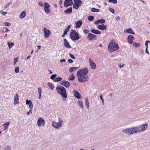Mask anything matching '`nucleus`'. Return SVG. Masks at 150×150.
Segmentation results:
<instances>
[{"label":"nucleus","mask_w":150,"mask_h":150,"mask_svg":"<svg viewBox=\"0 0 150 150\" xmlns=\"http://www.w3.org/2000/svg\"><path fill=\"white\" fill-rule=\"evenodd\" d=\"M57 92L62 97L64 98L67 97L66 90L65 88L62 86H57L56 87Z\"/></svg>","instance_id":"f257e3e1"},{"label":"nucleus","mask_w":150,"mask_h":150,"mask_svg":"<svg viewBox=\"0 0 150 150\" xmlns=\"http://www.w3.org/2000/svg\"><path fill=\"white\" fill-rule=\"evenodd\" d=\"M70 37L71 39L73 41L78 40L80 37L78 33L74 30H72L70 33Z\"/></svg>","instance_id":"f03ea898"},{"label":"nucleus","mask_w":150,"mask_h":150,"mask_svg":"<svg viewBox=\"0 0 150 150\" xmlns=\"http://www.w3.org/2000/svg\"><path fill=\"white\" fill-rule=\"evenodd\" d=\"M148 126V124L145 123L139 126L136 127L137 133L144 131L147 128Z\"/></svg>","instance_id":"7ed1b4c3"},{"label":"nucleus","mask_w":150,"mask_h":150,"mask_svg":"<svg viewBox=\"0 0 150 150\" xmlns=\"http://www.w3.org/2000/svg\"><path fill=\"white\" fill-rule=\"evenodd\" d=\"M78 78V81L79 82H84L88 80V77L86 75H84L81 74H77Z\"/></svg>","instance_id":"20e7f679"},{"label":"nucleus","mask_w":150,"mask_h":150,"mask_svg":"<svg viewBox=\"0 0 150 150\" xmlns=\"http://www.w3.org/2000/svg\"><path fill=\"white\" fill-rule=\"evenodd\" d=\"M88 72V69L87 68H85L79 70L77 72V74H80L84 75H86Z\"/></svg>","instance_id":"39448f33"},{"label":"nucleus","mask_w":150,"mask_h":150,"mask_svg":"<svg viewBox=\"0 0 150 150\" xmlns=\"http://www.w3.org/2000/svg\"><path fill=\"white\" fill-rule=\"evenodd\" d=\"M86 38L88 40L93 41L97 39L96 36L91 33H89Z\"/></svg>","instance_id":"423d86ee"},{"label":"nucleus","mask_w":150,"mask_h":150,"mask_svg":"<svg viewBox=\"0 0 150 150\" xmlns=\"http://www.w3.org/2000/svg\"><path fill=\"white\" fill-rule=\"evenodd\" d=\"M45 120L41 117H39L38 119L37 124L39 127H41V125L42 126H43L45 124Z\"/></svg>","instance_id":"0eeeda50"},{"label":"nucleus","mask_w":150,"mask_h":150,"mask_svg":"<svg viewBox=\"0 0 150 150\" xmlns=\"http://www.w3.org/2000/svg\"><path fill=\"white\" fill-rule=\"evenodd\" d=\"M73 4L72 0H65L64 2V6L65 8H67L69 6H71Z\"/></svg>","instance_id":"6e6552de"},{"label":"nucleus","mask_w":150,"mask_h":150,"mask_svg":"<svg viewBox=\"0 0 150 150\" xmlns=\"http://www.w3.org/2000/svg\"><path fill=\"white\" fill-rule=\"evenodd\" d=\"M129 134L130 135L133 134L137 133L136 127L128 128Z\"/></svg>","instance_id":"1a4fd4ad"},{"label":"nucleus","mask_w":150,"mask_h":150,"mask_svg":"<svg viewBox=\"0 0 150 150\" xmlns=\"http://www.w3.org/2000/svg\"><path fill=\"white\" fill-rule=\"evenodd\" d=\"M60 83L62 85L65 86L67 88H69L70 86V84L69 81H63L60 82Z\"/></svg>","instance_id":"9d476101"},{"label":"nucleus","mask_w":150,"mask_h":150,"mask_svg":"<svg viewBox=\"0 0 150 150\" xmlns=\"http://www.w3.org/2000/svg\"><path fill=\"white\" fill-rule=\"evenodd\" d=\"M43 31L44 33L45 38H48L50 34V31L45 27L44 28Z\"/></svg>","instance_id":"9b49d317"},{"label":"nucleus","mask_w":150,"mask_h":150,"mask_svg":"<svg viewBox=\"0 0 150 150\" xmlns=\"http://www.w3.org/2000/svg\"><path fill=\"white\" fill-rule=\"evenodd\" d=\"M74 96L78 99H80L82 98V97L80 94L77 90H74L73 92Z\"/></svg>","instance_id":"f8f14e48"},{"label":"nucleus","mask_w":150,"mask_h":150,"mask_svg":"<svg viewBox=\"0 0 150 150\" xmlns=\"http://www.w3.org/2000/svg\"><path fill=\"white\" fill-rule=\"evenodd\" d=\"M52 125L54 127L57 129H59L62 127V125H60L58 122L54 121L52 122Z\"/></svg>","instance_id":"ddd939ff"},{"label":"nucleus","mask_w":150,"mask_h":150,"mask_svg":"<svg viewBox=\"0 0 150 150\" xmlns=\"http://www.w3.org/2000/svg\"><path fill=\"white\" fill-rule=\"evenodd\" d=\"M89 60L90 62V65L91 69H95L96 67V65L95 63L93 62V61L91 58H89Z\"/></svg>","instance_id":"4468645a"},{"label":"nucleus","mask_w":150,"mask_h":150,"mask_svg":"<svg viewBox=\"0 0 150 150\" xmlns=\"http://www.w3.org/2000/svg\"><path fill=\"white\" fill-rule=\"evenodd\" d=\"M64 45L65 47L69 49L71 48V47L70 46L67 40L65 39L64 40Z\"/></svg>","instance_id":"2eb2a0df"},{"label":"nucleus","mask_w":150,"mask_h":150,"mask_svg":"<svg viewBox=\"0 0 150 150\" xmlns=\"http://www.w3.org/2000/svg\"><path fill=\"white\" fill-rule=\"evenodd\" d=\"M105 20L103 19H98L95 22V23L96 25H98L99 24H103L105 23Z\"/></svg>","instance_id":"dca6fc26"},{"label":"nucleus","mask_w":150,"mask_h":150,"mask_svg":"<svg viewBox=\"0 0 150 150\" xmlns=\"http://www.w3.org/2000/svg\"><path fill=\"white\" fill-rule=\"evenodd\" d=\"M75 24L76 25L75 28H80L82 24V21L79 20L75 23Z\"/></svg>","instance_id":"f3484780"},{"label":"nucleus","mask_w":150,"mask_h":150,"mask_svg":"<svg viewBox=\"0 0 150 150\" xmlns=\"http://www.w3.org/2000/svg\"><path fill=\"white\" fill-rule=\"evenodd\" d=\"M97 28L98 29L101 30H104L106 29L107 26L104 24H102L101 25H98Z\"/></svg>","instance_id":"a211bd4d"},{"label":"nucleus","mask_w":150,"mask_h":150,"mask_svg":"<svg viewBox=\"0 0 150 150\" xmlns=\"http://www.w3.org/2000/svg\"><path fill=\"white\" fill-rule=\"evenodd\" d=\"M74 4L80 6H81L82 4V1L81 0H73Z\"/></svg>","instance_id":"6ab92c4d"},{"label":"nucleus","mask_w":150,"mask_h":150,"mask_svg":"<svg viewBox=\"0 0 150 150\" xmlns=\"http://www.w3.org/2000/svg\"><path fill=\"white\" fill-rule=\"evenodd\" d=\"M18 102V94L16 93V96L14 97V104H16Z\"/></svg>","instance_id":"aec40b11"},{"label":"nucleus","mask_w":150,"mask_h":150,"mask_svg":"<svg viewBox=\"0 0 150 150\" xmlns=\"http://www.w3.org/2000/svg\"><path fill=\"white\" fill-rule=\"evenodd\" d=\"M134 38L133 37L132 35H129L128 36L127 41L128 43L130 44L132 43V39Z\"/></svg>","instance_id":"412c9836"},{"label":"nucleus","mask_w":150,"mask_h":150,"mask_svg":"<svg viewBox=\"0 0 150 150\" xmlns=\"http://www.w3.org/2000/svg\"><path fill=\"white\" fill-rule=\"evenodd\" d=\"M108 50L110 52H112V41H111L110 43L108 45Z\"/></svg>","instance_id":"4be33fe9"},{"label":"nucleus","mask_w":150,"mask_h":150,"mask_svg":"<svg viewBox=\"0 0 150 150\" xmlns=\"http://www.w3.org/2000/svg\"><path fill=\"white\" fill-rule=\"evenodd\" d=\"M26 16V12L25 11H23L19 16L20 19H23Z\"/></svg>","instance_id":"5701e85b"},{"label":"nucleus","mask_w":150,"mask_h":150,"mask_svg":"<svg viewBox=\"0 0 150 150\" xmlns=\"http://www.w3.org/2000/svg\"><path fill=\"white\" fill-rule=\"evenodd\" d=\"M119 48L117 43L116 42H114L113 44V51L117 50Z\"/></svg>","instance_id":"b1692460"},{"label":"nucleus","mask_w":150,"mask_h":150,"mask_svg":"<svg viewBox=\"0 0 150 150\" xmlns=\"http://www.w3.org/2000/svg\"><path fill=\"white\" fill-rule=\"evenodd\" d=\"M72 8L71 7H70L66 9L64 11V13L67 14L71 13L72 12Z\"/></svg>","instance_id":"393cba45"},{"label":"nucleus","mask_w":150,"mask_h":150,"mask_svg":"<svg viewBox=\"0 0 150 150\" xmlns=\"http://www.w3.org/2000/svg\"><path fill=\"white\" fill-rule=\"evenodd\" d=\"M91 31L92 33L95 34H100L101 33L100 31L94 29H91Z\"/></svg>","instance_id":"a878e982"},{"label":"nucleus","mask_w":150,"mask_h":150,"mask_svg":"<svg viewBox=\"0 0 150 150\" xmlns=\"http://www.w3.org/2000/svg\"><path fill=\"white\" fill-rule=\"evenodd\" d=\"M75 77L74 76L73 74H71L68 78V80L69 81H73L75 79Z\"/></svg>","instance_id":"bb28decb"},{"label":"nucleus","mask_w":150,"mask_h":150,"mask_svg":"<svg viewBox=\"0 0 150 150\" xmlns=\"http://www.w3.org/2000/svg\"><path fill=\"white\" fill-rule=\"evenodd\" d=\"M122 132L123 133L127 134L128 135H129L128 128H126L123 130H122Z\"/></svg>","instance_id":"cd10ccee"},{"label":"nucleus","mask_w":150,"mask_h":150,"mask_svg":"<svg viewBox=\"0 0 150 150\" xmlns=\"http://www.w3.org/2000/svg\"><path fill=\"white\" fill-rule=\"evenodd\" d=\"M126 32L127 33H128L130 34H134V32L133 31H132V29L130 28L129 29L126 30Z\"/></svg>","instance_id":"c85d7f7f"},{"label":"nucleus","mask_w":150,"mask_h":150,"mask_svg":"<svg viewBox=\"0 0 150 150\" xmlns=\"http://www.w3.org/2000/svg\"><path fill=\"white\" fill-rule=\"evenodd\" d=\"M7 45H8L9 47V48L11 49L14 45V44L13 42H8Z\"/></svg>","instance_id":"c756f323"},{"label":"nucleus","mask_w":150,"mask_h":150,"mask_svg":"<svg viewBox=\"0 0 150 150\" xmlns=\"http://www.w3.org/2000/svg\"><path fill=\"white\" fill-rule=\"evenodd\" d=\"M10 122H8L5 124H3L4 127V128H5L6 129H8V126H9V125H10Z\"/></svg>","instance_id":"7c9ffc66"},{"label":"nucleus","mask_w":150,"mask_h":150,"mask_svg":"<svg viewBox=\"0 0 150 150\" xmlns=\"http://www.w3.org/2000/svg\"><path fill=\"white\" fill-rule=\"evenodd\" d=\"M78 104L82 108H83V103L82 101H78Z\"/></svg>","instance_id":"2f4dec72"},{"label":"nucleus","mask_w":150,"mask_h":150,"mask_svg":"<svg viewBox=\"0 0 150 150\" xmlns=\"http://www.w3.org/2000/svg\"><path fill=\"white\" fill-rule=\"evenodd\" d=\"M62 79V78L61 77H58L57 78H55L54 81L55 82H57L61 81Z\"/></svg>","instance_id":"473e14b6"},{"label":"nucleus","mask_w":150,"mask_h":150,"mask_svg":"<svg viewBox=\"0 0 150 150\" xmlns=\"http://www.w3.org/2000/svg\"><path fill=\"white\" fill-rule=\"evenodd\" d=\"M133 45L134 47H139L140 46V43H137L135 42H134L133 43Z\"/></svg>","instance_id":"72a5a7b5"},{"label":"nucleus","mask_w":150,"mask_h":150,"mask_svg":"<svg viewBox=\"0 0 150 150\" xmlns=\"http://www.w3.org/2000/svg\"><path fill=\"white\" fill-rule=\"evenodd\" d=\"M57 76V75L56 74H54L52 75L50 77V79L54 80V81L55 78Z\"/></svg>","instance_id":"f704fd0d"},{"label":"nucleus","mask_w":150,"mask_h":150,"mask_svg":"<svg viewBox=\"0 0 150 150\" xmlns=\"http://www.w3.org/2000/svg\"><path fill=\"white\" fill-rule=\"evenodd\" d=\"M48 85L51 90L53 89L54 88V85L51 83L49 82Z\"/></svg>","instance_id":"c9c22d12"},{"label":"nucleus","mask_w":150,"mask_h":150,"mask_svg":"<svg viewBox=\"0 0 150 150\" xmlns=\"http://www.w3.org/2000/svg\"><path fill=\"white\" fill-rule=\"evenodd\" d=\"M63 122V120L60 117L58 118V123L62 126V124Z\"/></svg>","instance_id":"e433bc0d"},{"label":"nucleus","mask_w":150,"mask_h":150,"mask_svg":"<svg viewBox=\"0 0 150 150\" xmlns=\"http://www.w3.org/2000/svg\"><path fill=\"white\" fill-rule=\"evenodd\" d=\"M44 9H45V8H49L50 7V5L46 2H45L44 3Z\"/></svg>","instance_id":"4c0bfd02"},{"label":"nucleus","mask_w":150,"mask_h":150,"mask_svg":"<svg viewBox=\"0 0 150 150\" xmlns=\"http://www.w3.org/2000/svg\"><path fill=\"white\" fill-rule=\"evenodd\" d=\"M94 17L93 16H89L88 18V20L91 21H92L94 19Z\"/></svg>","instance_id":"58836bf2"},{"label":"nucleus","mask_w":150,"mask_h":150,"mask_svg":"<svg viewBox=\"0 0 150 150\" xmlns=\"http://www.w3.org/2000/svg\"><path fill=\"white\" fill-rule=\"evenodd\" d=\"M91 11L93 12H98L99 11V9H96L94 8H92Z\"/></svg>","instance_id":"ea45409f"},{"label":"nucleus","mask_w":150,"mask_h":150,"mask_svg":"<svg viewBox=\"0 0 150 150\" xmlns=\"http://www.w3.org/2000/svg\"><path fill=\"white\" fill-rule=\"evenodd\" d=\"M88 102V99H86L85 100V104L86 105V107L88 109V108L89 107Z\"/></svg>","instance_id":"a19ab883"},{"label":"nucleus","mask_w":150,"mask_h":150,"mask_svg":"<svg viewBox=\"0 0 150 150\" xmlns=\"http://www.w3.org/2000/svg\"><path fill=\"white\" fill-rule=\"evenodd\" d=\"M80 7L79 6H78L76 5H75V4H74L73 6V8H75V9H77L79 8Z\"/></svg>","instance_id":"79ce46f5"},{"label":"nucleus","mask_w":150,"mask_h":150,"mask_svg":"<svg viewBox=\"0 0 150 150\" xmlns=\"http://www.w3.org/2000/svg\"><path fill=\"white\" fill-rule=\"evenodd\" d=\"M12 4V2H10L7 4V5L5 6L4 8L6 9L8 8L9 6H11Z\"/></svg>","instance_id":"37998d69"},{"label":"nucleus","mask_w":150,"mask_h":150,"mask_svg":"<svg viewBox=\"0 0 150 150\" xmlns=\"http://www.w3.org/2000/svg\"><path fill=\"white\" fill-rule=\"evenodd\" d=\"M45 10V12L47 13H49L50 12V9L49 8H45V9H44Z\"/></svg>","instance_id":"c03bdc74"},{"label":"nucleus","mask_w":150,"mask_h":150,"mask_svg":"<svg viewBox=\"0 0 150 150\" xmlns=\"http://www.w3.org/2000/svg\"><path fill=\"white\" fill-rule=\"evenodd\" d=\"M149 43H150V41L149 40H147L146 41L145 43V45L146 46V48H148V44Z\"/></svg>","instance_id":"a18cd8bd"},{"label":"nucleus","mask_w":150,"mask_h":150,"mask_svg":"<svg viewBox=\"0 0 150 150\" xmlns=\"http://www.w3.org/2000/svg\"><path fill=\"white\" fill-rule=\"evenodd\" d=\"M4 25L6 26H10L11 25V23L8 22H4Z\"/></svg>","instance_id":"49530a36"},{"label":"nucleus","mask_w":150,"mask_h":150,"mask_svg":"<svg viewBox=\"0 0 150 150\" xmlns=\"http://www.w3.org/2000/svg\"><path fill=\"white\" fill-rule=\"evenodd\" d=\"M15 71L16 73H18L19 72V68L18 67H17L15 68Z\"/></svg>","instance_id":"de8ad7c7"},{"label":"nucleus","mask_w":150,"mask_h":150,"mask_svg":"<svg viewBox=\"0 0 150 150\" xmlns=\"http://www.w3.org/2000/svg\"><path fill=\"white\" fill-rule=\"evenodd\" d=\"M33 105L32 104V102H31L29 104V107L32 110V108H33Z\"/></svg>","instance_id":"09e8293b"},{"label":"nucleus","mask_w":150,"mask_h":150,"mask_svg":"<svg viewBox=\"0 0 150 150\" xmlns=\"http://www.w3.org/2000/svg\"><path fill=\"white\" fill-rule=\"evenodd\" d=\"M11 149L10 146H6L5 147V149L4 150H10Z\"/></svg>","instance_id":"8fccbe9b"},{"label":"nucleus","mask_w":150,"mask_h":150,"mask_svg":"<svg viewBox=\"0 0 150 150\" xmlns=\"http://www.w3.org/2000/svg\"><path fill=\"white\" fill-rule=\"evenodd\" d=\"M32 110L31 109L29 111V112H27L26 114L28 115H29L32 113Z\"/></svg>","instance_id":"3c124183"},{"label":"nucleus","mask_w":150,"mask_h":150,"mask_svg":"<svg viewBox=\"0 0 150 150\" xmlns=\"http://www.w3.org/2000/svg\"><path fill=\"white\" fill-rule=\"evenodd\" d=\"M89 31L87 29H84L83 30V32L87 34L89 32Z\"/></svg>","instance_id":"603ef678"},{"label":"nucleus","mask_w":150,"mask_h":150,"mask_svg":"<svg viewBox=\"0 0 150 150\" xmlns=\"http://www.w3.org/2000/svg\"><path fill=\"white\" fill-rule=\"evenodd\" d=\"M69 55L73 59H75V57L74 56V55L73 54H71V53H69Z\"/></svg>","instance_id":"864d4df0"},{"label":"nucleus","mask_w":150,"mask_h":150,"mask_svg":"<svg viewBox=\"0 0 150 150\" xmlns=\"http://www.w3.org/2000/svg\"><path fill=\"white\" fill-rule=\"evenodd\" d=\"M39 94H41L42 93V90L41 88H39L38 89Z\"/></svg>","instance_id":"5fc2aeb1"},{"label":"nucleus","mask_w":150,"mask_h":150,"mask_svg":"<svg viewBox=\"0 0 150 150\" xmlns=\"http://www.w3.org/2000/svg\"><path fill=\"white\" fill-rule=\"evenodd\" d=\"M125 64H122V65H121V64H118V67L120 68H121L122 67H123V66H124V65H125Z\"/></svg>","instance_id":"6e6d98bb"},{"label":"nucleus","mask_w":150,"mask_h":150,"mask_svg":"<svg viewBox=\"0 0 150 150\" xmlns=\"http://www.w3.org/2000/svg\"><path fill=\"white\" fill-rule=\"evenodd\" d=\"M0 13H1V14L4 15H5L7 13L6 12H4L2 11H0Z\"/></svg>","instance_id":"4d7b16f0"},{"label":"nucleus","mask_w":150,"mask_h":150,"mask_svg":"<svg viewBox=\"0 0 150 150\" xmlns=\"http://www.w3.org/2000/svg\"><path fill=\"white\" fill-rule=\"evenodd\" d=\"M31 100H29L28 99H27L26 100V104L27 105L30 104V103H31L30 102Z\"/></svg>","instance_id":"13d9d810"},{"label":"nucleus","mask_w":150,"mask_h":150,"mask_svg":"<svg viewBox=\"0 0 150 150\" xmlns=\"http://www.w3.org/2000/svg\"><path fill=\"white\" fill-rule=\"evenodd\" d=\"M69 72L70 73H71L74 71V69H73V67H71L69 69Z\"/></svg>","instance_id":"bf43d9fd"},{"label":"nucleus","mask_w":150,"mask_h":150,"mask_svg":"<svg viewBox=\"0 0 150 150\" xmlns=\"http://www.w3.org/2000/svg\"><path fill=\"white\" fill-rule=\"evenodd\" d=\"M100 98L102 101L103 105H104V100L103 98L102 95H101L100 96Z\"/></svg>","instance_id":"052dcab7"},{"label":"nucleus","mask_w":150,"mask_h":150,"mask_svg":"<svg viewBox=\"0 0 150 150\" xmlns=\"http://www.w3.org/2000/svg\"><path fill=\"white\" fill-rule=\"evenodd\" d=\"M4 30L5 31V32H8V31H9V30L7 28H4Z\"/></svg>","instance_id":"680f3d73"},{"label":"nucleus","mask_w":150,"mask_h":150,"mask_svg":"<svg viewBox=\"0 0 150 150\" xmlns=\"http://www.w3.org/2000/svg\"><path fill=\"white\" fill-rule=\"evenodd\" d=\"M68 62L69 63H72L73 62V60L71 59H68Z\"/></svg>","instance_id":"e2e57ef3"},{"label":"nucleus","mask_w":150,"mask_h":150,"mask_svg":"<svg viewBox=\"0 0 150 150\" xmlns=\"http://www.w3.org/2000/svg\"><path fill=\"white\" fill-rule=\"evenodd\" d=\"M38 4L41 6H43V4L42 2V1H40L38 3Z\"/></svg>","instance_id":"0e129e2a"},{"label":"nucleus","mask_w":150,"mask_h":150,"mask_svg":"<svg viewBox=\"0 0 150 150\" xmlns=\"http://www.w3.org/2000/svg\"><path fill=\"white\" fill-rule=\"evenodd\" d=\"M18 59H17V58H16L14 59V64L15 65L16 63L17 62V60Z\"/></svg>","instance_id":"69168bd1"},{"label":"nucleus","mask_w":150,"mask_h":150,"mask_svg":"<svg viewBox=\"0 0 150 150\" xmlns=\"http://www.w3.org/2000/svg\"><path fill=\"white\" fill-rule=\"evenodd\" d=\"M71 27V25H69L67 28H66V29L67 30H68V31H69V29Z\"/></svg>","instance_id":"338daca9"},{"label":"nucleus","mask_w":150,"mask_h":150,"mask_svg":"<svg viewBox=\"0 0 150 150\" xmlns=\"http://www.w3.org/2000/svg\"><path fill=\"white\" fill-rule=\"evenodd\" d=\"M66 61V60L65 59H62L60 60V62L61 63L64 62Z\"/></svg>","instance_id":"774afa93"}]
</instances>
